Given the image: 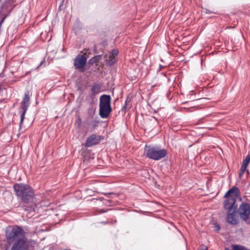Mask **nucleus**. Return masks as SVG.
Here are the masks:
<instances>
[{
  "instance_id": "nucleus-1",
  "label": "nucleus",
  "mask_w": 250,
  "mask_h": 250,
  "mask_svg": "<svg viewBox=\"0 0 250 250\" xmlns=\"http://www.w3.org/2000/svg\"><path fill=\"white\" fill-rule=\"evenodd\" d=\"M6 238L9 243L14 242L11 250H30V246L25 237V231L16 226L6 231Z\"/></svg>"
},
{
  "instance_id": "nucleus-2",
  "label": "nucleus",
  "mask_w": 250,
  "mask_h": 250,
  "mask_svg": "<svg viewBox=\"0 0 250 250\" xmlns=\"http://www.w3.org/2000/svg\"><path fill=\"white\" fill-rule=\"evenodd\" d=\"M13 188L18 198L25 203H28L34 196L33 189L28 185L17 183L14 185Z\"/></svg>"
},
{
  "instance_id": "nucleus-3",
  "label": "nucleus",
  "mask_w": 250,
  "mask_h": 250,
  "mask_svg": "<svg viewBox=\"0 0 250 250\" xmlns=\"http://www.w3.org/2000/svg\"><path fill=\"white\" fill-rule=\"evenodd\" d=\"M240 191L238 188L233 187L229 189L225 194L224 197L226 199L224 202V208L228 211L236 210L237 205L236 204L237 197L239 195Z\"/></svg>"
},
{
  "instance_id": "nucleus-4",
  "label": "nucleus",
  "mask_w": 250,
  "mask_h": 250,
  "mask_svg": "<svg viewBox=\"0 0 250 250\" xmlns=\"http://www.w3.org/2000/svg\"><path fill=\"white\" fill-rule=\"evenodd\" d=\"M144 154L147 158L157 161L166 155L167 151L165 149H161L157 146L146 145L145 147Z\"/></svg>"
},
{
  "instance_id": "nucleus-5",
  "label": "nucleus",
  "mask_w": 250,
  "mask_h": 250,
  "mask_svg": "<svg viewBox=\"0 0 250 250\" xmlns=\"http://www.w3.org/2000/svg\"><path fill=\"white\" fill-rule=\"evenodd\" d=\"M112 108L111 107V97L108 95H103L100 97L99 103V115L103 119L109 117Z\"/></svg>"
},
{
  "instance_id": "nucleus-6",
  "label": "nucleus",
  "mask_w": 250,
  "mask_h": 250,
  "mask_svg": "<svg viewBox=\"0 0 250 250\" xmlns=\"http://www.w3.org/2000/svg\"><path fill=\"white\" fill-rule=\"evenodd\" d=\"M237 212L241 219L247 221L250 216V204L245 202H242Z\"/></svg>"
},
{
  "instance_id": "nucleus-7",
  "label": "nucleus",
  "mask_w": 250,
  "mask_h": 250,
  "mask_svg": "<svg viewBox=\"0 0 250 250\" xmlns=\"http://www.w3.org/2000/svg\"><path fill=\"white\" fill-rule=\"evenodd\" d=\"M30 98L29 95L27 93H25L24 98L22 101L21 103V108L22 111L21 114V121H20V126H21L23 123V120L25 118V115L27 111L28 107V102L29 101Z\"/></svg>"
},
{
  "instance_id": "nucleus-8",
  "label": "nucleus",
  "mask_w": 250,
  "mask_h": 250,
  "mask_svg": "<svg viewBox=\"0 0 250 250\" xmlns=\"http://www.w3.org/2000/svg\"><path fill=\"white\" fill-rule=\"evenodd\" d=\"M102 139V136L92 134L89 136L85 142V146L86 147H90L93 146L98 144Z\"/></svg>"
},
{
  "instance_id": "nucleus-9",
  "label": "nucleus",
  "mask_w": 250,
  "mask_h": 250,
  "mask_svg": "<svg viewBox=\"0 0 250 250\" xmlns=\"http://www.w3.org/2000/svg\"><path fill=\"white\" fill-rule=\"evenodd\" d=\"M86 61L84 55H78L74 60V65L77 68H82L84 67Z\"/></svg>"
},
{
  "instance_id": "nucleus-10",
  "label": "nucleus",
  "mask_w": 250,
  "mask_h": 250,
  "mask_svg": "<svg viewBox=\"0 0 250 250\" xmlns=\"http://www.w3.org/2000/svg\"><path fill=\"white\" fill-rule=\"evenodd\" d=\"M236 210L229 211L227 215V221L232 225H235L238 224V221L235 215Z\"/></svg>"
},
{
  "instance_id": "nucleus-11",
  "label": "nucleus",
  "mask_w": 250,
  "mask_h": 250,
  "mask_svg": "<svg viewBox=\"0 0 250 250\" xmlns=\"http://www.w3.org/2000/svg\"><path fill=\"white\" fill-rule=\"evenodd\" d=\"M119 51L117 49H113L108 56V60H107L106 64L109 66L113 65L117 62V58Z\"/></svg>"
},
{
  "instance_id": "nucleus-12",
  "label": "nucleus",
  "mask_w": 250,
  "mask_h": 250,
  "mask_svg": "<svg viewBox=\"0 0 250 250\" xmlns=\"http://www.w3.org/2000/svg\"><path fill=\"white\" fill-rule=\"evenodd\" d=\"M101 88V86L100 84L97 83H94L92 84V88L91 89V91L93 95H95L98 94L100 92V89Z\"/></svg>"
},
{
  "instance_id": "nucleus-13",
  "label": "nucleus",
  "mask_w": 250,
  "mask_h": 250,
  "mask_svg": "<svg viewBox=\"0 0 250 250\" xmlns=\"http://www.w3.org/2000/svg\"><path fill=\"white\" fill-rule=\"evenodd\" d=\"M101 57V55L95 56L89 60L88 63L90 64H93L95 63H96L99 61Z\"/></svg>"
},
{
  "instance_id": "nucleus-14",
  "label": "nucleus",
  "mask_w": 250,
  "mask_h": 250,
  "mask_svg": "<svg viewBox=\"0 0 250 250\" xmlns=\"http://www.w3.org/2000/svg\"><path fill=\"white\" fill-rule=\"evenodd\" d=\"M250 161V154H249L246 156L245 159L244 160H243L242 163L246 164L247 165H248Z\"/></svg>"
},
{
  "instance_id": "nucleus-15",
  "label": "nucleus",
  "mask_w": 250,
  "mask_h": 250,
  "mask_svg": "<svg viewBox=\"0 0 250 250\" xmlns=\"http://www.w3.org/2000/svg\"><path fill=\"white\" fill-rule=\"evenodd\" d=\"M98 124V122L96 121H93L91 123V124L92 126V128L93 129H94L97 126V125Z\"/></svg>"
},
{
  "instance_id": "nucleus-16",
  "label": "nucleus",
  "mask_w": 250,
  "mask_h": 250,
  "mask_svg": "<svg viewBox=\"0 0 250 250\" xmlns=\"http://www.w3.org/2000/svg\"><path fill=\"white\" fill-rule=\"evenodd\" d=\"M248 165L242 163V166L241 167V171H245Z\"/></svg>"
},
{
  "instance_id": "nucleus-17",
  "label": "nucleus",
  "mask_w": 250,
  "mask_h": 250,
  "mask_svg": "<svg viewBox=\"0 0 250 250\" xmlns=\"http://www.w3.org/2000/svg\"><path fill=\"white\" fill-rule=\"evenodd\" d=\"M215 228L217 231H219L221 229L220 226L218 224H215Z\"/></svg>"
},
{
  "instance_id": "nucleus-18",
  "label": "nucleus",
  "mask_w": 250,
  "mask_h": 250,
  "mask_svg": "<svg viewBox=\"0 0 250 250\" xmlns=\"http://www.w3.org/2000/svg\"><path fill=\"white\" fill-rule=\"evenodd\" d=\"M6 18V16H4L2 18V20H1V21H0V24H1V23L4 21L5 20V18Z\"/></svg>"
},
{
  "instance_id": "nucleus-19",
  "label": "nucleus",
  "mask_w": 250,
  "mask_h": 250,
  "mask_svg": "<svg viewBox=\"0 0 250 250\" xmlns=\"http://www.w3.org/2000/svg\"><path fill=\"white\" fill-rule=\"evenodd\" d=\"M244 171H240L239 173V177H241L244 174Z\"/></svg>"
},
{
  "instance_id": "nucleus-20",
  "label": "nucleus",
  "mask_w": 250,
  "mask_h": 250,
  "mask_svg": "<svg viewBox=\"0 0 250 250\" xmlns=\"http://www.w3.org/2000/svg\"><path fill=\"white\" fill-rule=\"evenodd\" d=\"M200 250H208V248H204L201 249Z\"/></svg>"
},
{
  "instance_id": "nucleus-21",
  "label": "nucleus",
  "mask_w": 250,
  "mask_h": 250,
  "mask_svg": "<svg viewBox=\"0 0 250 250\" xmlns=\"http://www.w3.org/2000/svg\"><path fill=\"white\" fill-rule=\"evenodd\" d=\"M103 223L104 224H105L107 223V222H103Z\"/></svg>"
}]
</instances>
